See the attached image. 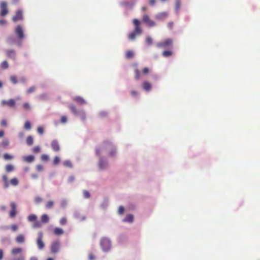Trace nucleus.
Here are the masks:
<instances>
[{
  "instance_id": "35",
  "label": "nucleus",
  "mask_w": 260,
  "mask_h": 260,
  "mask_svg": "<svg viewBox=\"0 0 260 260\" xmlns=\"http://www.w3.org/2000/svg\"><path fill=\"white\" fill-rule=\"evenodd\" d=\"M173 54V52L172 51L169 50H166L164 51L162 53V55L166 57H169L171 56Z\"/></svg>"
},
{
  "instance_id": "27",
  "label": "nucleus",
  "mask_w": 260,
  "mask_h": 260,
  "mask_svg": "<svg viewBox=\"0 0 260 260\" xmlns=\"http://www.w3.org/2000/svg\"><path fill=\"white\" fill-rule=\"evenodd\" d=\"M74 101L80 105H83L86 103L85 100L83 98L79 96H76L74 98Z\"/></svg>"
},
{
  "instance_id": "50",
  "label": "nucleus",
  "mask_w": 260,
  "mask_h": 260,
  "mask_svg": "<svg viewBox=\"0 0 260 260\" xmlns=\"http://www.w3.org/2000/svg\"><path fill=\"white\" fill-rule=\"evenodd\" d=\"M42 224L41 222L37 220L35 221L33 224V228H39L41 227Z\"/></svg>"
},
{
  "instance_id": "11",
  "label": "nucleus",
  "mask_w": 260,
  "mask_h": 260,
  "mask_svg": "<svg viewBox=\"0 0 260 260\" xmlns=\"http://www.w3.org/2000/svg\"><path fill=\"white\" fill-rule=\"evenodd\" d=\"M38 237L37 240V244L39 249H42L45 246L44 243L42 241V238L43 236V233L42 232H39L38 234Z\"/></svg>"
},
{
  "instance_id": "48",
  "label": "nucleus",
  "mask_w": 260,
  "mask_h": 260,
  "mask_svg": "<svg viewBox=\"0 0 260 260\" xmlns=\"http://www.w3.org/2000/svg\"><path fill=\"white\" fill-rule=\"evenodd\" d=\"M140 72L138 69H136L135 70V78L136 80H137L140 79Z\"/></svg>"
},
{
  "instance_id": "5",
  "label": "nucleus",
  "mask_w": 260,
  "mask_h": 260,
  "mask_svg": "<svg viewBox=\"0 0 260 260\" xmlns=\"http://www.w3.org/2000/svg\"><path fill=\"white\" fill-rule=\"evenodd\" d=\"M158 48H167L173 46V41L171 39L168 38L163 42H158L156 44Z\"/></svg>"
},
{
  "instance_id": "29",
  "label": "nucleus",
  "mask_w": 260,
  "mask_h": 260,
  "mask_svg": "<svg viewBox=\"0 0 260 260\" xmlns=\"http://www.w3.org/2000/svg\"><path fill=\"white\" fill-rule=\"evenodd\" d=\"M2 179L4 183V188L6 189L8 188L9 186V183L8 182L7 176L6 175H3L2 176Z\"/></svg>"
},
{
  "instance_id": "36",
  "label": "nucleus",
  "mask_w": 260,
  "mask_h": 260,
  "mask_svg": "<svg viewBox=\"0 0 260 260\" xmlns=\"http://www.w3.org/2000/svg\"><path fill=\"white\" fill-rule=\"evenodd\" d=\"M22 251V248L21 247L14 248L12 249V250L11 251V253L13 255H15L18 253L21 252Z\"/></svg>"
},
{
  "instance_id": "25",
  "label": "nucleus",
  "mask_w": 260,
  "mask_h": 260,
  "mask_svg": "<svg viewBox=\"0 0 260 260\" xmlns=\"http://www.w3.org/2000/svg\"><path fill=\"white\" fill-rule=\"evenodd\" d=\"M1 240L2 243L3 244H9L10 243V239L8 236H1Z\"/></svg>"
},
{
  "instance_id": "45",
  "label": "nucleus",
  "mask_w": 260,
  "mask_h": 260,
  "mask_svg": "<svg viewBox=\"0 0 260 260\" xmlns=\"http://www.w3.org/2000/svg\"><path fill=\"white\" fill-rule=\"evenodd\" d=\"M10 80L13 84H16L18 82L17 77L15 75L11 76Z\"/></svg>"
},
{
  "instance_id": "16",
  "label": "nucleus",
  "mask_w": 260,
  "mask_h": 260,
  "mask_svg": "<svg viewBox=\"0 0 260 260\" xmlns=\"http://www.w3.org/2000/svg\"><path fill=\"white\" fill-rule=\"evenodd\" d=\"M3 105H7L10 107L12 108L15 107L16 105V101L13 99H11L8 101L3 100L2 102Z\"/></svg>"
},
{
  "instance_id": "22",
  "label": "nucleus",
  "mask_w": 260,
  "mask_h": 260,
  "mask_svg": "<svg viewBox=\"0 0 260 260\" xmlns=\"http://www.w3.org/2000/svg\"><path fill=\"white\" fill-rule=\"evenodd\" d=\"M134 221V216L131 214H128L126 215L125 217L124 218L122 221L124 222H129L131 223Z\"/></svg>"
},
{
  "instance_id": "21",
  "label": "nucleus",
  "mask_w": 260,
  "mask_h": 260,
  "mask_svg": "<svg viewBox=\"0 0 260 260\" xmlns=\"http://www.w3.org/2000/svg\"><path fill=\"white\" fill-rule=\"evenodd\" d=\"M142 88L144 90L149 91L151 89L152 85L149 82L144 81L142 84Z\"/></svg>"
},
{
  "instance_id": "42",
  "label": "nucleus",
  "mask_w": 260,
  "mask_h": 260,
  "mask_svg": "<svg viewBox=\"0 0 260 260\" xmlns=\"http://www.w3.org/2000/svg\"><path fill=\"white\" fill-rule=\"evenodd\" d=\"M60 161V159L59 156H55L54 158L53 161L52 162V165L53 166H57L58 165Z\"/></svg>"
},
{
  "instance_id": "55",
  "label": "nucleus",
  "mask_w": 260,
  "mask_h": 260,
  "mask_svg": "<svg viewBox=\"0 0 260 260\" xmlns=\"http://www.w3.org/2000/svg\"><path fill=\"white\" fill-rule=\"evenodd\" d=\"M41 159L43 161H47L49 160V157L47 154H42L41 156Z\"/></svg>"
},
{
  "instance_id": "23",
  "label": "nucleus",
  "mask_w": 260,
  "mask_h": 260,
  "mask_svg": "<svg viewBox=\"0 0 260 260\" xmlns=\"http://www.w3.org/2000/svg\"><path fill=\"white\" fill-rule=\"evenodd\" d=\"M74 217L76 219H80V221H83L86 219V216H84L80 218V213L79 211L76 210L74 212Z\"/></svg>"
},
{
  "instance_id": "52",
  "label": "nucleus",
  "mask_w": 260,
  "mask_h": 260,
  "mask_svg": "<svg viewBox=\"0 0 260 260\" xmlns=\"http://www.w3.org/2000/svg\"><path fill=\"white\" fill-rule=\"evenodd\" d=\"M67 219L66 217H62L59 221V223L61 225H64L67 224Z\"/></svg>"
},
{
  "instance_id": "32",
  "label": "nucleus",
  "mask_w": 260,
  "mask_h": 260,
  "mask_svg": "<svg viewBox=\"0 0 260 260\" xmlns=\"http://www.w3.org/2000/svg\"><path fill=\"white\" fill-rule=\"evenodd\" d=\"M63 233H64V231L61 228H55L54 229V233L56 235H57V236L63 234Z\"/></svg>"
},
{
  "instance_id": "24",
  "label": "nucleus",
  "mask_w": 260,
  "mask_h": 260,
  "mask_svg": "<svg viewBox=\"0 0 260 260\" xmlns=\"http://www.w3.org/2000/svg\"><path fill=\"white\" fill-rule=\"evenodd\" d=\"M141 34H138L137 32H136L135 31H133L132 32H130L128 36V39L129 41H134L136 39V37L137 36L140 35Z\"/></svg>"
},
{
  "instance_id": "59",
  "label": "nucleus",
  "mask_w": 260,
  "mask_h": 260,
  "mask_svg": "<svg viewBox=\"0 0 260 260\" xmlns=\"http://www.w3.org/2000/svg\"><path fill=\"white\" fill-rule=\"evenodd\" d=\"M37 132L40 135H43L44 133V127L42 126H39L37 128Z\"/></svg>"
},
{
  "instance_id": "40",
  "label": "nucleus",
  "mask_w": 260,
  "mask_h": 260,
  "mask_svg": "<svg viewBox=\"0 0 260 260\" xmlns=\"http://www.w3.org/2000/svg\"><path fill=\"white\" fill-rule=\"evenodd\" d=\"M24 128L26 130H30L31 128V123L29 121L26 120L25 122Z\"/></svg>"
},
{
  "instance_id": "30",
  "label": "nucleus",
  "mask_w": 260,
  "mask_h": 260,
  "mask_svg": "<svg viewBox=\"0 0 260 260\" xmlns=\"http://www.w3.org/2000/svg\"><path fill=\"white\" fill-rule=\"evenodd\" d=\"M49 218L47 214H44L41 217V222L43 223H47L49 221Z\"/></svg>"
},
{
  "instance_id": "60",
  "label": "nucleus",
  "mask_w": 260,
  "mask_h": 260,
  "mask_svg": "<svg viewBox=\"0 0 260 260\" xmlns=\"http://www.w3.org/2000/svg\"><path fill=\"white\" fill-rule=\"evenodd\" d=\"M108 115V113L106 111H103L99 113V116L101 117H106Z\"/></svg>"
},
{
  "instance_id": "20",
  "label": "nucleus",
  "mask_w": 260,
  "mask_h": 260,
  "mask_svg": "<svg viewBox=\"0 0 260 260\" xmlns=\"http://www.w3.org/2000/svg\"><path fill=\"white\" fill-rule=\"evenodd\" d=\"M23 160L27 163L32 162L35 159V156L33 155H29L23 156L22 157Z\"/></svg>"
},
{
  "instance_id": "2",
  "label": "nucleus",
  "mask_w": 260,
  "mask_h": 260,
  "mask_svg": "<svg viewBox=\"0 0 260 260\" xmlns=\"http://www.w3.org/2000/svg\"><path fill=\"white\" fill-rule=\"evenodd\" d=\"M138 0H123L119 3V6L123 9V14L128 17L133 11Z\"/></svg>"
},
{
  "instance_id": "34",
  "label": "nucleus",
  "mask_w": 260,
  "mask_h": 260,
  "mask_svg": "<svg viewBox=\"0 0 260 260\" xmlns=\"http://www.w3.org/2000/svg\"><path fill=\"white\" fill-rule=\"evenodd\" d=\"M63 165L66 167H68L69 168H73V165L70 160H65L63 161Z\"/></svg>"
},
{
  "instance_id": "4",
  "label": "nucleus",
  "mask_w": 260,
  "mask_h": 260,
  "mask_svg": "<svg viewBox=\"0 0 260 260\" xmlns=\"http://www.w3.org/2000/svg\"><path fill=\"white\" fill-rule=\"evenodd\" d=\"M100 245L103 251L107 252L111 250L112 243L109 238L104 237L101 238Z\"/></svg>"
},
{
  "instance_id": "39",
  "label": "nucleus",
  "mask_w": 260,
  "mask_h": 260,
  "mask_svg": "<svg viewBox=\"0 0 260 260\" xmlns=\"http://www.w3.org/2000/svg\"><path fill=\"white\" fill-rule=\"evenodd\" d=\"M28 220L30 222H35L37 220V216L36 215L32 214L28 216Z\"/></svg>"
},
{
  "instance_id": "37",
  "label": "nucleus",
  "mask_w": 260,
  "mask_h": 260,
  "mask_svg": "<svg viewBox=\"0 0 260 260\" xmlns=\"http://www.w3.org/2000/svg\"><path fill=\"white\" fill-rule=\"evenodd\" d=\"M134 56V52L133 51L128 50L126 52L125 57L127 59H131Z\"/></svg>"
},
{
  "instance_id": "3",
  "label": "nucleus",
  "mask_w": 260,
  "mask_h": 260,
  "mask_svg": "<svg viewBox=\"0 0 260 260\" xmlns=\"http://www.w3.org/2000/svg\"><path fill=\"white\" fill-rule=\"evenodd\" d=\"M69 108L74 115L80 117V119L83 121L85 120L86 114L83 109H77L76 106L73 104H71L69 105Z\"/></svg>"
},
{
  "instance_id": "33",
  "label": "nucleus",
  "mask_w": 260,
  "mask_h": 260,
  "mask_svg": "<svg viewBox=\"0 0 260 260\" xmlns=\"http://www.w3.org/2000/svg\"><path fill=\"white\" fill-rule=\"evenodd\" d=\"M16 241H17V242L19 243H23L25 241V238L24 235L21 234L18 235L16 238Z\"/></svg>"
},
{
  "instance_id": "7",
  "label": "nucleus",
  "mask_w": 260,
  "mask_h": 260,
  "mask_svg": "<svg viewBox=\"0 0 260 260\" xmlns=\"http://www.w3.org/2000/svg\"><path fill=\"white\" fill-rule=\"evenodd\" d=\"M143 22L148 27H154L156 26L155 22L151 20L149 17V16L147 14H145L143 15L142 18Z\"/></svg>"
},
{
  "instance_id": "15",
  "label": "nucleus",
  "mask_w": 260,
  "mask_h": 260,
  "mask_svg": "<svg viewBox=\"0 0 260 260\" xmlns=\"http://www.w3.org/2000/svg\"><path fill=\"white\" fill-rule=\"evenodd\" d=\"M51 147L52 150L55 152L59 151L60 149L59 143L56 139L52 141L51 143Z\"/></svg>"
},
{
  "instance_id": "49",
  "label": "nucleus",
  "mask_w": 260,
  "mask_h": 260,
  "mask_svg": "<svg viewBox=\"0 0 260 260\" xmlns=\"http://www.w3.org/2000/svg\"><path fill=\"white\" fill-rule=\"evenodd\" d=\"M1 67L3 69H7L9 67V64H8L7 61H6V60L3 61L1 63Z\"/></svg>"
},
{
  "instance_id": "13",
  "label": "nucleus",
  "mask_w": 260,
  "mask_h": 260,
  "mask_svg": "<svg viewBox=\"0 0 260 260\" xmlns=\"http://www.w3.org/2000/svg\"><path fill=\"white\" fill-rule=\"evenodd\" d=\"M11 210L9 213L10 218H14L17 215L16 205L14 202H11L10 204Z\"/></svg>"
},
{
  "instance_id": "10",
  "label": "nucleus",
  "mask_w": 260,
  "mask_h": 260,
  "mask_svg": "<svg viewBox=\"0 0 260 260\" xmlns=\"http://www.w3.org/2000/svg\"><path fill=\"white\" fill-rule=\"evenodd\" d=\"M1 13L0 14L2 17L5 16L8 13L9 11L7 9V3L6 2H2L0 4Z\"/></svg>"
},
{
  "instance_id": "63",
  "label": "nucleus",
  "mask_w": 260,
  "mask_h": 260,
  "mask_svg": "<svg viewBox=\"0 0 260 260\" xmlns=\"http://www.w3.org/2000/svg\"><path fill=\"white\" fill-rule=\"evenodd\" d=\"M23 108L26 110H28L30 109V105L28 103H24L23 105Z\"/></svg>"
},
{
  "instance_id": "47",
  "label": "nucleus",
  "mask_w": 260,
  "mask_h": 260,
  "mask_svg": "<svg viewBox=\"0 0 260 260\" xmlns=\"http://www.w3.org/2000/svg\"><path fill=\"white\" fill-rule=\"evenodd\" d=\"M3 157L5 160H11L14 158V156L6 153L3 155Z\"/></svg>"
},
{
  "instance_id": "54",
  "label": "nucleus",
  "mask_w": 260,
  "mask_h": 260,
  "mask_svg": "<svg viewBox=\"0 0 260 260\" xmlns=\"http://www.w3.org/2000/svg\"><path fill=\"white\" fill-rule=\"evenodd\" d=\"M75 180V177L74 175H71L68 179V183H71L74 182Z\"/></svg>"
},
{
  "instance_id": "1",
  "label": "nucleus",
  "mask_w": 260,
  "mask_h": 260,
  "mask_svg": "<svg viewBox=\"0 0 260 260\" xmlns=\"http://www.w3.org/2000/svg\"><path fill=\"white\" fill-rule=\"evenodd\" d=\"M108 153L110 157H114L116 154V149L114 145L109 141H105L101 147L95 148V154L100 156L101 152Z\"/></svg>"
},
{
  "instance_id": "28",
  "label": "nucleus",
  "mask_w": 260,
  "mask_h": 260,
  "mask_svg": "<svg viewBox=\"0 0 260 260\" xmlns=\"http://www.w3.org/2000/svg\"><path fill=\"white\" fill-rule=\"evenodd\" d=\"M109 206V200L107 198H105L103 202L100 205V207L103 209H106Z\"/></svg>"
},
{
  "instance_id": "12",
  "label": "nucleus",
  "mask_w": 260,
  "mask_h": 260,
  "mask_svg": "<svg viewBox=\"0 0 260 260\" xmlns=\"http://www.w3.org/2000/svg\"><path fill=\"white\" fill-rule=\"evenodd\" d=\"M23 11L22 10L19 9L16 12V15L13 17L12 20L14 22H16L19 20H23Z\"/></svg>"
},
{
  "instance_id": "51",
  "label": "nucleus",
  "mask_w": 260,
  "mask_h": 260,
  "mask_svg": "<svg viewBox=\"0 0 260 260\" xmlns=\"http://www.w3.org/2000/svg\"><path fill=\"white\" fill-rule=\"evenodd\" d=\"M83 197L85 199H88L90 197V193L88 191L84 190L83 191Z\"/></svg>"
},
{
  "instance_id": "64",
  "label": "nucleus",
  "mask_w": 260,
  "mask_h": 260,
  "mask_svg": "<svg viewBox=\"0 0 260 260\" xmlns=\"http://www.w3.org/2000/svg\"><path fill=\"white\" fill-rule=\"evenodd\" d=\"M19 81L22 84H25L26 82V79L25 77L22 76L19 78Z\"/></svg>"
},
{
  "instance_id": "56",
  "label": "nucleus",
  "mask_w": 260,
  "mask_h": 260,
  "mask_svg": "<svg viewBox=\"0 0 260 260\" xmlns=\"http://www.w3.org/2000/svg\"><path fill=\"white\" fill-rule=\"evenodd\" d=\"M11 260H25V257L21 254L18 257H14L12 258Z\"/></svg>"
},
{
  "instance_id": "61",
  "label": "nucleus",
  "mask_w": 260,
  "mask_h": 260,
  "mask_svg": "<svg viewBox=\"0 0 260 260\" xmlns=\"http://www.w3.org/2000/svg\"><path fill=\"white\" fill-rule=\"evenodd\" d=\"M54 205V202L52 201H49L46 205V208L50 209Z\"/></svg>"
},
{
  "instance_id": "53",
  "label": "nucleus",
  "mask_w": 260,
  "mask_h": 260,
  "mask_svg": "<svg viewBox=\"0 0 260 260\" xmlns=\"http://www.w3.org/2000/svg\"><path fill=\"white\" fill-rule=\"evenodd\" d=\"M60 207L62 208H65L67 205V201L65 199H62L60 201Z\"/></svg>"
},
{
  "instance_id": "8",
  "label": "nucleus",
  "mask_w": 260,
  "mask_h": 260,
  "mask_svg": "<svg viewBox=\"0 0 260 260\" xmlns=\"http://www.w3.org/2000/svg\"><path fill=\"white\" fill-rule=\"evenodd\" d=\"M51 251L53 253H56L59 250L60 248V242L58 240H55L51 243Z\"/></svg>"
},
{
  "instance_id": "62",
  "label": "nucleus",
  "mask_w": 260,
  "mask_h": 260,
  "mask_svg": "<svg viewBox=\"0 0 260 260\" xmlns=\"http://www.w3.org/2000/svg\"><path fill=\"white\" fill-rule=\"evenodd\" d=\"M35 90V86H31L30 87H29L27 90V93L28 94H30L31 93H32L33 92H34V91Z\"/></svg>"
},
{
  "instance_id": "19",
  "label": "nucleus",
  "mask_w": 260,
  "mask_h": 260,
  "mask_svg": "<svg viewBox=\"0 0 260 260\" xmlns=\"http://www.w3.org/2000/svg\"><path fill=\"white\" fill-rule=\"evenodd\" d=\"M168 16V13L166 12H164L161 13H158L155 16V18L157 20H164L166 19V18Z\"/></svg>"
},
{
  "instance_id": "31",
  "label": "nucleus",
  "mask_w": 260,
  "mask_h": 260,
  "mask_svg": "<svg viewBox=\"0 0 260 260\" xmlns=\"http://www.w3.org/2000/svg\"><path fill=\"white\" fill-rule=\"evenodd\" d=\"M26 143L29 146H31L34 143V139L32 136H29L27 137Z\"/></svg>"
},
{
  "instance_id": "46",
  "label": "nucleus",
  "mask_w": 260,
  "mask_h": 260,
  "mask_svg": "<svg viewBox=\"0 0 260 260\" xmlns=\"http://www.w3.org/2000/svg\"><path fill=\"white\" fill-rule=\"evenodd\" d=\"M14 170V167L12 165H8L6 166V170L8 172H11Z\"/></svg>"
},
{
  "instance_id": "44",
  "label": "nucleus",
  "mask_w": 260,
  "mask_h": 260,
  "mask_svg": "<svg viewBox=\"0 0 260 260\" xmlns=\"http://www.w3.org/2000/svg\"><path fill=\"white\" fill-rule=\"evenodd\" d=\"M9 145V141L8 139H5L3 140L1 143V146L4 148L7 147Z\"/></svg>"
},
{
  "instance_id": "58",
  "label": "nucleus",
  "mask_w": 260,
  "mask_h": 260,
  "mask_svg": "<svg viewBox=\"0 0 260 260\" xmlns=\"http://www.w3.org/2000/svg\"><path fill=\"white\" fill-rule=\"evenodd\" d=\"M124 208L123 206H120L119 207V208H118V214H120V215H122L124 213Z\"/></svg>"
},
{
  "instance_id": "14",
  "label": "nucleus",
  "mask_w": 260,
  "mask_h": 260,
  "mask_svg": "<svg viewBox=\"0 0 260 260\" xmlns=\"http://www.w3.org/2000/svg\"><path fill=\"white\" fill-rule=\"evenodd\" d=\"M108 162L107 159L103 157H100L99 161V167L100 170H104L107 166Z\"/></svg>"
},
{
  "instance_id": "43",
  "label": "nucleus",
  "mask_w": 260,
  "mask_h": 260,
  "mask_svg": "<svg viewBox=\"0 0 260 260\" xmlns=\"http://www.w3.org/2000/svg\"><path fill=\"white\" fill-rule=\"evenodd\" d=\"M10 183L13 186H17L19 183L18 179L16 177L13 178L10 180Z\"/></svg>"
},
{
  "instance_id": "41",
  "label": "nucleus",
  "mask_w": 260,
  "mask_h": 260,
  "mask_svg": "<svg viewBox=\"0 0 260 260\" xmlns=\"http://www.w3.org/2000/svg\"><path fill=\"white\" fill-rule=\"evenodd\" d=\"M145 42L147 46H151L153 43L152 39L151 37L148 36L146 38Z\"/></svg>"
},
{
  "instance_id": "57",
  "label": "nucleus",
  "mask_w": 260,
  "mask_h": 260,
  "mask_svg": "<svg viewBox=\"0 0 260 260\" xmlns=\"http://www.w3.org/2000/svg\"><path fill=\"white\" fill-rule=\"evenodd\" d=\"M32 151L34 153H39L41 151V147L39 146L34 147L32 148Z\"/></svg>"
},
{
  "instance_id": "18",
  "label": "nucleus",
  "mask_w": 260,
  "mask_h": 260,
  "mask_svg": "<svg viewBox=\"0 0 260 260\" xmlns=\"http://www.w3.org/2000/svg\"><path fill=\"white\" fill-rule=\"evenodd\" d=\"M17 40V38H16L13 35H10L7 37L6 39V43L10 45L15 44L16 41Z\"/></svg>"
},
{
  "instance_id": "17",
  "label": "nucleus",
  "mask_w": 260,
  "mask_h": 260,
  "mask_svg": "<svg viewBox=\"0 0 260 260\" xmlns=\"http://www.w3.org/2000/svg\"><path fill=\"white\" fill-rule=\"evenodd\" d=\"M7 56L10 58L15 59L16 56V53L14 49H8L6 50Z\"/></svg>"
},
{
  "instance_id": "26",
  "label": "nucleus",
  "mask_w": 260,
  "mask_h": 260,
  "mask_svg": "<svg viewBox=\"0 0 260 260\" xmlns=\"http://www.w3.org/2000/svg\"><path fill=\"white\" fill-rule=\"evenodd\" d=\"M181 0H176L175 6V12L176 14L178 15L179 11L180 9Z\"/></svg>"
},
{
  "instance_id": "9",
  "label": "nucleus",
  "mask_w": 260,
  "mask_h": 260,
  "mask_svg": "<svg viewBox=\"0 0 260 260\" xmlns=\"http://www.w3.org/2000/svg\"><path fill=\"white\" fill-rule=\"evenodd\" d=\"M133 23L135 26L134 30L133 31L137 32L138 34H141L142 33V29L140 26V21L139 19L135 18L133 19Z\"/></svg>"
},
{
  "instance_id": "6",
  "label": "nucleus",
  "mask_w": 260,
  "mask_h": 260,
  "mask_svg": "<svg viewBox=\"0 0 260 260\" xmlns=\"http://www.w3.org/2000/svg\"><path fill=\"white\" fill-rule=\"evenodd\" d=\"M14 31L17 38L20 40H23L25 36L23 28L21 25H18L15 27Z\"/></svg>"
},
{
  "instance_id": "38",
  "label": "nucleus",
  "mask_w": 260,
  "mask_h": 260,
  "mask_svg": "<svg viewBox=\"0 0 260 260\" xmlns=\"http://www.w3.org/2000/svg\"><path fill=\"white\" fill-rule=\"evenodd\" d=\"M39 99L42 101H48L49 98L46 93H43L39 95Z\"/></svg>"
}]
</instances>
